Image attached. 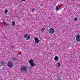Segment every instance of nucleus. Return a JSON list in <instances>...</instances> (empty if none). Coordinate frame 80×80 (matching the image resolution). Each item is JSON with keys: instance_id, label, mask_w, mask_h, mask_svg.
Returning a JSON list of instances; mask_svg holds the SVG:
<instances>
[{"instance_id": "f03ea898", "label": "nucleus", "mask_w": 80, "mask_h": 80, "mask_svg": "<svg viewBox=\"0 0 80 80\" xmlns=\"http://www.w3.org/2000/svg\"><path fill=\"white\" fill-rule=\"evenodd\" d=\"M49 33L51 34H53L55 32V29L53 28H50L48 30Z\"/></svg>"}, {"instance_id": "4468645a", "label": "nucleus", "mask_w": 80, "mask_h": 80, "mask_svg": "<svg viewBox=\"0 0 80 80\" xmlns=\"http://www.w3.org/2000/svg\"><path fill=\"white\" fill-rule=\"evenodd\" d=\"M35 9H32V12H35Z\"/></svg>"}, {"instance_id": "a211bd4d", "label": "nucleus", "mask_w": 80, "mask_h": 80, "mask_svg": "<svg viewBox=\"0 0 80 80\" xmlns=\"http://www.w3.org/2000/svg\"><path fill=\"white\" fill-rule=\"evenodd\" d=\"M12 24H13L14 26L15 25V22L13 21L12 22Z\"/></svg>"}, {"instance_id": "412c9836", "label": "nucleus", "mask_w": 80, "mask_h": 80, "mask_svg": "<svg viewBox=\"0 0 80 80\" xmlns=\"http://www.w3.org/2000/svg\"><path fill=\"white\" fill-rule=\"evenodd\" d=\"M42 6H43V5L41 4V5H40L41 7H42Z\"/></svg>"}, {"instance_id": "f3484780", "label": "nucleus", "mask_w": 80, "mask_h": 80, "mask_svg": "<svg viewBox=\"0 0 80 80\" xmlns=\"http://www.w3.org/2000/svg\"><path fill=\"white\" fill-rule=\"evenodd\" d=\"M78 20V18H74V21H75L76 22Z\"/></svg>"}, {"instance_id": "f257e3e1", "label": "nucleus", "mask_w": 80, "mask_h": 80, "mask_svg": "<svg viewBox=\"0 0 80 80\" xmlns=\"http://www.w3.org/2000/svg\"><path fill=\"white\" fill-rule=\"evenodd\" d=\"M28 67L25 66H22L20 68V70L22 73H25L28 70Z\"/></svg>"}, {"instance_id": "20e7f679", "label": "nucleus", "mask_w": 80, "mask_h": 80, "mask_svg": "<svg viewBox=\"0 0 80 80\" xmlns=\"http://www.w3.org/2000/svg\"><path fill=\"white\" fill-rule=\"evenodd\" d=\"M7 65L9 67H13V64L10 62H8Z\"/></svg>"}, {"instance_id": "f8f14e48", "label": "nucleus", "mask_w": 80, "mask_h": 80, "mask_svg": "<svg viewBox=\"0 0 80 80\" xmlns=\"http://www.w3.org/2000/svg\"><path fill=\"white\" fill-rule=\"evenodd\" d=\"M27 37H28V34H26L24 36V38H27Z\"/></svg>"}, {"instance_id": "9d476101", "label": "nucleus", "mask_w": 80, "mask_h": 80, "mask_svg": "<svg viewBox=\"0 0 80 80\" xmlns=\"http://www.w3.org/2000/svg\"><path fill=\"white\" fill-rule=\"evenodd\" d=\"M45 30V29L44 28H42L41 29V31L42 32H43Z\"/></svg>"}, {"instance_id": "aec40b11", "label": "nucleus", "mask_w": 80, "mask_h": 80, "mask_svg": "<svg viewBox=\"0 0 80 80\" xmlns=\"http://www.w3.org/2000/svg\"><path fill=\"white\" fill-rule=\"evenodd\" d=\"M26 0H21V2H23V1H25Z\"/></svg>"}, {"instance_id": "39448f33", "label": "nucleus", "mask_w": 80, "mask_h": 80, "mask_svg": "<svg viewBox=\"0 0 80 80\" xmlns=\"http://www.w3.org/2000/svg\"><path fill=\"white\" fill-rule=\"evenodd\" d=\"M35 42V43H39V42H40V40L38 39V38H34Z\"/></svg>"}, {"instance_id": "6ab92c4d", "label": "nucleus", "mask_w": 80, "mask_h": 80, "mask_svg": "<svg viewBox=\"0 0 80 80\" xmlns=\"http://www.w3.org/2000/svg\"><path fill=\"white\" fill-rule=\"evenodd\" d=\"M58 67H60V63L58 62Z\"/></svg>"}, {"instance_id": "2eb2a0df", "label": "nucleus", "mask_w": 80, "mask_h": 80, "mask_svg": "<svg viewBox=\"0 0 80 80\" xmlns=\"http://www.w3.org/2000/svg\"><path fill=\"white\" fill-rule=\"evenodd\" d=\"M4 12H5V13H7V12H8V11L7 9H5Z\"/></svg>"}, {"instance_id": "423d86ee", "label": "nucleus", "mask_w": 80, "mask_h": 80, "mask_svg": "<svg viewBox=\"0 0 80 80\" xmlns=\"http://www.w3.org/2000/svg\"><path fill=\"white\" fill-rule=\"evenodd\" d=\"M76 38L77 40L78 41V42H80V36L78 35L76 37Z\"/></svg>"}, {"instance_id": "6e6552de", "label": "nucleus", "mask_w": 80, "mask_h": 80, "mask_svg": "<svg viewBox=\"0 0 80 80\" xmlns=\"http://www.w3.org/2000/svg\"><path fill=\"white\" fill-rule=\"evenodd\" d=\"M54 60L55 61H58V57L57 56H56L54 57Z\"/></svg>"}, {"instance_id": "dca6fc26", "label": "nucleus", "mask_w": 80, "mask_h": 80, "mask_svg": "<svg viewBox=\"0 0 80 80\" xmlns=\"http://www.w3.org/2000/svg\"><path fill=\"white\" fill-rule=\"evenodd\" d=\"M13 59L14 60H17V58H16L15 57H13Z\"/></svg>"}, {"instance_id": "0eeeda50", "label": "nucleus", "mask_w": 80, "mask_h": 80, "mask_svg": "<svg viewBox=\"0 0 80 80\" xmlns=\"http://www.w3.org/2000/svg\"><path fill=\"white\" fill-rule=\"evenodd\" d=\"M3 24L5 27H8L9 24L8 23L5 22V21H3Z\"/></svg>"}, {"instance_id": "1a4fd4ad", "label": "nucleus", "mask_w": 80, "mask_h": 80, "mask_svg": "<svg viewBox=\"0 0 80 80\" xmlns=\"http://www.w3.org/2000/svg\"><path fill=\"white\" fill-rule=\"evenodd\" d=\"M3 65H4V62H3L1 61L0 62V66H3Z\"/></svg>"}, {"instance_id": "7ed1b4c3", "label": "nucleus", "mask_w": 80, "mask_h": 80, "mask_svg": "<svg viewBox=\"0 0 80 80\" xmlns=\"http://www.w3.org/2000/svg\"><path fill=\"white\" fill-rule=\"evenodd\" d=\"M28 62L31 65V66L32 67H33L35 65V63L33 62V60H28Z\"/></svg>"}, {"instance_id": "9b49d317", "label": "nucleus", "mask_w": 80, "mask_h": 80, "mask_svg": "<svg viewBox=\"0 0 80 80\" xmlns=\"http://www.w3.org/2000/svg\"><path fill=\"white\" fill-rule=\"evenodd\" d=\"M30 35H29L28 36V37H27L26 38V40H30Z\"/></svg>"}, {"instance_id": "ddd939ff", "label": "nucleus", "mask_w": 80, "mask_h": 80, "mask_svg": "<svg viewBox=\"0 0 80 80\" xmlns=\"http://www.w3.org/2000/svg\"><path fill=\"white\" fill-rule=\"evenodd\" d=\"M56 10L57 11H58L59 10V8H58V6H56Z\"/></svg>"}]
</instances>
